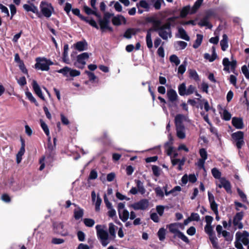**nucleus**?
Masks as SVG:
<instances>
[{
  "instance_id": "f257e3e1",
  "label": "nucleus",
  "mask_w": 249,
  "mask_h": 249,
  "mask_svg": "<svg viewBox=\"0 0 249 249\" xmlns=\"http://www.w3.org/2000/svg\"><path fill=\"white\" fill-rule=\"evenodd\" d=\"M169 228V231L174 234V237H178L181 239L184 242L188 244L189 240L188 237L182 232L179 231V229H184V226L180 223H172L167 226Z\"/></svg>"
},
{
  "instance_id": "f03ea898",
  "label": "nucleus",
  "mask_w": 249,
  "mask_h": 249,
  "mask_svg": "<svg viewBox=\"0 0 249 249\" xmlns=\"http://www.w3.org/2000/svg\"><path fill=\"white\" fill-rule=\"evenodd\" d=\"M97 235L101 244L106 247L109 243V235L107 231L104 229V227L101 225L96 226Z\"/></svg>"
},
{
  "instance_id": "7ed1b4c3",
  "label": "nucleus",
  "mask_w": 249,
  "mask_h": 249,
  "mask_svg": "<svg viewBox=\"0 0 249 249\" xmlns=\"http://www.w3.org/2000/svg\"><path fill=\"white\" fill-rule=\"evenodd\" d=\"M36 62L35 68L42 71H49L50 66L53 64V63L51 60L47 59L45 57L36 58Z\"/></svg>"
},
{
  "instance_id": "20e7f679",
  "label": "nucleus",
  "mask_w": 249,
  "mask_h": 249,
  "mask_svg": "<svg viewBox=\"0 0 249 249\" xmlns=\"http://www.w3.org/2000/svg\"><path fill=\"white\" fill-rule=\"evenodd\" d=\"M159 36L163 40H167L172 36L171 29V23H166L161 25L157 32Z\"/></svg>"
},
{
  "instance_id": "39448f33",
  "label": "nucleus",
  "mask_w": 249,
  "mask_h": 249,
  "mask_svg": "<svg viewBox=\"0 0 249 249\" xmlns=\"http://www.w3.org/2000/svg\"><path fill=\"white\" fill-rule=\"evenodd\" d=\"M40 11L42 15L46 18H49L54 13V8L52 4L45 1H42L39 5Z\"/></svg>"
},
{
  "instance_id": "423d86ee",
  "label": "nucleus",
  "mask_w": 249,
  "mask_h": 249,
  "mask_svg": "<svg viewBox=\"0 0 249 249\" xmlns=\"http://www.w3.org/2000/svg\"><path fill=\"white\" fill-rule=\"evenodd\" d=\"M117 210L120 219L123 222H125L129 218V213L125 209V203L120 202L117 205Z\"/></svg>"
},
{
  "instance_id": "0eeeda50",
  "label": "nucleus",
  "mask_w": 249,
  "mask_h": 249,
  "mask_svg": "<svg viewBox=\"0 0 249 249\" xmlns=\"http://www.w3.org/2000/svg\"><path fill=\"white\" fill-rule=\"evenodd\" d=\"M57 71L59 73L62 74L66 77H68L69 76L75 77L80 75L81 73L80 71L72 69L67 66L58 70Z\"/></svg>"
},
{
  "instance_id": "6e6552de",
  "label": "nucleus",
  "mask_w": 249,
  "mask_h": 249,
  "mask_svg": "<svg viewBox=\"0 0 249 249\" xmlns=\"http://www.w3.org/2000/svg\"><path fill=\"white\" fill-rule=\"evenodd\" d=\"M232 138L236 142V146L238 149L241 148L242 146L245 144L244 141V133L242 131H237L233 133L231 135Z\"/></svg>"
},
{
  "instance_id": "1a4fd4ad",
  "label": "nucleus",
  "mask_w": 249,
  "mask_h": 249,
  "mask_svg": "<svg viewBox=\"0 0 249 249\" xmlns=\"http://www.w3.org/2000/svg\"><path fill=\"white\" fill-rule=\"evenodd\" d=\"M53 231L55 232L62 236L68 235L69 232L66 226L62 222H55L53 223Z\"/></svg>"
},
{
  "instance_id": "9d476101",
  "label": "nucleus",
  "mask_w": 249,
  "mask_h": 249,
  "mask_svg": "<svg viewBox=\"0 0 249 249\" xmlns=\"http://www.w3.org/2000/svg\"><path fill=\"white\" fill-rule=\"evenodd\" d=\"M89 58V54L88 53H83L79 54L77 56L76 62L74 63V66L77 68L83 69L86 64V60Z\"/></svg>"
},
{
  "instance_id": "9b49d317",
  "label": "nucleus",
  "mask_w": 249,
  "mask_h": 249,
  "mask_svg": "<svg viewBox=\"0 0 249 249\" xmlns=\"http://www.w3.org/2000/svg\"><path fill=\"white\" fill-rule=\"evenodd\" d=\"M149 206V201L146 199H142L140 201L132 204L131 207L135 210H145Z\"/></svg>"
},
{
  "instance_id": "f8f14e48",
  "label": "nucleus",
  "mask_w": 249,
  "mask_h": 249,
  "mask_svg": "<svg viewBox=\"0 0 249 249\" xmlns=\"http://www.w3.org/2000/svg\"><path fill=\"white\" fill-rule=\"evenodd\" d=\"M236 239L242 242L245 245H247L249 243V233L246 231L243 232H237L235 234Z\"/></svg>"
},
{
  "instance_id": "ddd939ff",
  "label": "nucleus",
  "mask_w": 249,
  "mask_h": 249,
  "mask_svg": "<svg viewBox=\"0 0 249 249\" xmlns=\"http://www.w3.org/2000/svg\"><path fill=\"white\" fill-rule=\"evenodd\" d=\"M243 217V213L242 212L237 213L234 216L233 220V224L234 226L239 229H241L243 227L242 223L240 222Z\"/></svg>"
},
{
  "instance_id": "4468645a",
  "label": "nucleus",
  "mask_w": 249,
  "mask_h": 249,
  "mask_svg": "<svg viewBox=\"0 0 249 249\" xmlns=\"http://www.w3.org/2000/svg\"><path fill=\"white\" fill-rule=\"evenodd\" d=\"M217 186L221 188L223 187L228 193H231V185L230 182L225 178H222L219 179V183Z\"/></svg>"
},
{
  "instance_id": "2eb2a0df",
  "label": "nucleus",
  "mask_w": 249,
  "mask_h": 249,
  "mask_svg": "<svg viewBox=\"0 0 249 249\" xmlns=\"http://www.w3.org/2000/svg\"><path fill=\"white\" fill-rule=\"evenodd\" d=\"M150 0H141L136 3L137 7H141L146 12H148L151 8Z\"/></svg>"
},
{
  "instance_id": "dca6fc26",
  "label": "nucleus",
  "mask_w": 249,
  "mask_h": 249,
  "mask_svg": "<svg viewBox=\"0 0 249 249\" xmlns=\"http://www.w3.org/2000/svg\"><path fill=\"white\" fill-rule=\"evenodd\" d=\"M112 22L114 25L119 26L122 24H126V20L123 16L120 15L114 17L112 19Z\"/></svg>"
},
{
  "instance_id": "f3484780",
  "label": "nucleus",
  "mask_w": 249,
  "mask_h": 249,
  "mask_svg": "<svg viewBox=\"0 0 249 249\" xmlns=\"http://www.w3.org/2000/svg\"><path fill=\"white\" fill-rule=\"evenodd\" d=\"M73 47L79 52H82L87 49L88 43L86 40H84L74 44Z\"/></svg>"
},
{
  "instance_id": "a211bd4d",
  "label": "nucleus",
  "mask_w": 249,
  "mask_h": 249,
  "mask_svg": "<svg viewBox=\"0 0 249 249\" xmlns=\"http://www.w3.org/2000/svg\"><path fill=\"white\" fill-rule=\"evenodd\" d=\"M51 158L48 156H42L39 160L40 167L39 170L40 171L43 170L46 165L49 164L51 162Z\"/></svg>"
},
{
  "instance_id": "6ab92c4d",
  "label": "nucleus",
  "mask_w": 249,
  "mask_h": 249,
  "mask_svg": "<svg viewBox=\"0 0 249 249\" xmlns=\"http://www.w3.org/2000/svg\"><path fill=\"white\" fill-rule=\"evenodd\" d=\"M99 23L101 30L104 32L106 30H108L110 31H112V28L109 26V21L103 19H99Z\"/></svg>"
},
{
  "instance_id": "aec40b11",
  "label": "nucleus",
  "mask_w": 249,
  "mask_h": 249,
  "mask_svg": "<svg viewBox=\"0 0 249 249\" xmlns=\"http://www.w3.org/2000/svg\"><path fill=\"white\" fill-rule=\"evenodd\" d=\"M232 124L237 129H241L244 127L243 119L241 118L233 117Z\"/></svg>"
},
{
  "instance_id": "412c9836",
  "label": "nucleus",
  "mask_w": 249,
  "mask_h": 249,
  "mask_svg": "<svg viewBox=\"0 0 249 249\" xmlns=\"http://www.w3.org/2000/svg\"><path fill=\"white\" fill-rule=\"evenodd\" d=\"M33 89L36 95L42 100H45V98L42 94L40 88L36 81L33 80L32 82Z\"/></svg>"
},
{
  "instance_id": "4be33fe9",
  "label": "nucleus",
  "mask_w": 249,
  "mask_h": 249,
  "mask_svg": "<svg viewBox=\"0 0 249 249\" xmlns=\"http://www.w3.org/2000/svg\"><path fill=\"white\" fill-rule=\"evenodd\" d=\"M176 134L178 138L184 139L186 137V130L184 126L176 127Z\"/></svg>"
},
{
  "instance_id": "5701e85b",
  "label": "nucleus",
  "mask_w": 249,
  "mask_h": 249,
  "mask_svg": "<svg viewBox=\"0 0 249 249\" xmlns=\"http://www.w3.org/2000/svg\"><path fill=\"white\" fill-rule=\"evenodd\" d=\"M25 143L23 140H21V146L18 154H17V162L19 163L22 160V157L25 153Z\"/></svg>"
},
{
  "instance_id": "b1692460",
  "label": "nucleus",
  "mask_w": 249,
  "mask_h": 249,
  "mask_svg": "<svg viewBox=\"0 0 249 249\" xmlns=\"http://www.w3.org/2000/svg\"><path fill=\"white\" fill-rule=\"evenodd\" d=\"M212 54L210 55L208 53L204 54V58L209 60L210 62H213L217 57L215 47L213 46L212 48Z\"/></svg>"
},
{
  "instance_id": "393cba45",
  "label": "nucleus",
  "mask_w": 249,
  "mask_h": 249,
  "mask_svg": "<svg viewBox=\"0 0 249 249\" xmlns=\"http://www.w3.org/2000/svg\"><path fill=\"white\" fill-rule=\"evenodd\" d=\"M23 8L27 12H32L33 13L39 15V11L37 7L34 5L33 4H24L23 6Z\"/></svg>"
},
{
  "instance_id": "a878e982",
  "label": "nucleus",
  "mask_w": 249,
  "mask_h": 249,
  "mask_svg": "<svg viewBox=\"0 0 249 249\" xmlns=\"http://www.w3.org/2000/svg\"><path fill=\"white\" fill-rule=\"evenodd\" d=\"M219 113L222 118L225 121H229L231 119V114L225 108H221L219 110Z\"/></svg>"
},
{
  "instance_id": "bb28decb",
  "label": "nucleus",
  "mask_w": 249,
  "mask_h": 249,
  "mask_svg": "<svg viewBox=\"0 0 249 249\" xmlns=\"http://www.w3.org/2000/svg\"><path fill=\"white\" fill-rule=\"evenodd\" d=\"M167 95L170 101L173 102L177 100L178 94L176 91L173 89H170L167 90Z\"/></svg>"
},
{
  "instance_id": "cd10ccee",
  "label": "nucleus",
  "mask_w": 249,
  "mask_h": 249,
  "mask_svg": "<svg viewBox=\"0 0 249 249\" xmlns=\"http://www.w3.org/2000/svg\"><path fill=\"white\" fill-rule=\"evenodd\" d=\"M185 119V117L182 114H178L175 118V124L176 127L184 126L183 122Z\"/></svg>"
},
{
  "instance_id": "c85d7f7f",
  "label": "nucleus",
  "mask_w": 249,
  "mask_h": 249,
  "mask_svg": "<svg viewBox=\"0 0 249 249\" xmlns=\"http://www.w3.org/2000/svg\"><path fill=\"white\" fill-rule=\"evenodd\" d=\"M220 44L222 51H225L227 50L229 47V45L228 36L226 34H224L222 36V39L220 41Z\"/></svg>"
},
{
  "instance_id": "c756f323",
  "label": "nucleus",
  "mask_w": 249,
  "mask_h": 249,
  "mask_svg": "<svg viewBox=\"0 0 249 249\" xmlns=\"http://www.w3.org/2000/svg\"><path fill=\"white\" fill-rule=\"evenodd\" d=\"M177 36H178L179 38L186 41L190 40V37L188 36L185 30L181 27L178 28V34Z\"/></svg>"
},
{
  "instance_id": "7c9ffc66",
  "label": "nucleus",
  "mask_w": 249,
  "mask_h": 249,
  "mask_svg": "<svg viewBox=\"0 0 249 249\" xmlns=\"http://www.w3.org/2000/svg\"><path fill=\"white\" fill-rule=\"evenodd\" d=\"M69 45L65 44L64 46V52L63 53V61L66 64H70V60L68 57Z\"/></svg>"
},
{
  "instance_id": "2f4dec72",
  "label": "nucleus",
  "mask_w": 249,
  "mask_h": 249,
  "mask_svg": "<svg viewBox=\"0 0 249 249\" xmlns=\"http://www.w3.org/2000/svg\"><path fill=\"white\" fill-rule=\"evenodd\" d=\"M149 21L153 24L154 30L158 32L161 26V21L154 18H150Z\"/></svg>"
},
{
  "instance_id": "473e14b6",
  "label": "nucleus",
  "mask_w": 249,
  "mask_h": 249,
  "mask_svg": "<svg viewBox=\"0 0 249 249\" xmlns=\"http://www.w3.org/2000/svg\"><path fill=\"white\" fill-rule=\"evenodd\" d=\"M84 215V210L83 209L77 207L74 210V217L76 220H79Z\"/></svg>"
},
{
  "instance_id": "72a5a7b5",
  "label": "nucleus",
  "mask_w": 249,
  "mask_h": 249,
  "mask_svg": "<svg viewBox=\"0 0 249 249\" xmlns=\"http://www.w3.org/2000/svg\"><path fill=\"white\" fill-rule=\"evenodd\" d=\"M136 183L137 190L141 194L143 195L145 193L146 190L143 186V183L140 180H135Z\"/></svg>"
},
{
  "instance_id": "f704fd0d",
  "label": "nucleus",
  "mask_w": 249,
  "mask_h": 249,
  "mask_svg": "<svg viewBox=\"0 0 249 249\" xmlns=\"http://www.w3.org/2000/svg\"><path fill=\"white\" fill-rule=\"evenodd\" d=\"M151 29H149L147 32L146 36V42L147 47L149 49H151L153 47V43L151 37Z\"/></svg>"
},
{
  "instance_id": "c9c22d12",
  "label": "nucleus",
  "mask_w": 249,
  "mask_h": 249,
  "mask_svg": "<svg viewBox=\"0 0 249 249\" xmlns=\"http://www.w3.org/2000/svg\"><path fill=\"white\" fill-rule=\"evenodd\" d=\"M203 38V35L200 34L196 35V39L195 42L193 46L194 48L197 49L199 47L202 43Z\"/></svg>"
},
{
  "instance_id": "e433bc0d",
  "label": "nucleus",
  "mask_w": 249,
  "mask_h": 249,
  "mask_svg": "<svg viewBox=\"0 0 249 249\" xmlns=\"http://www.w3.org/2000/svg\"><path fill=\"white\" fill-rule=\"evenodd\" d=\"M203 0H197L195 3L194 6L192 8L190 14H193L196 12L197 10L201 6Z\"/></svg>"
},
{
  "instance_id": "4c0bfd02",
  "label": "nucleus",
  "mask_w": 249,
  "mask_h": 249,
  "mask_svg": "<svg viewBox=\"0 0 249 249\" xmlns=\"http://www.w3.org/2000/svg\"><path fill=\"white\" fill-rule=\"evenodd\" d=\"M136 34V31L133 28H129L126 30L124 34V37L129 39L131 38L133 35H134Z\"/></svg>"
},
{
  "instance_id": "58836bf2",
  "label": "nucleus",
  "mask_w": 249,
  "mask_h": 249,
  "mask_svg": "<svg viewBox=\"0 0 249 249\" xmlns=\"http://www.w3.org/2000/svg\"><path fill=\"white\" fill-rule=\"evenodd\" d=\"M166 230L164 228H161L159 229L158 232V236L160 241H163L165 238Z\"/></svg>"
},
{
  "instance_id": "ea45409f",
  "label": "nucleus",
  "mask_w": 249,
  "mask_h": 249,
  "mask_svg": "<svg viewBox=\"0 0 249 249\" xmlns=\"http://www.w3.org/2000/svg\"><path fill=\"white\" fill-rule=\"evenodd\" d=\"M150 1L153 3V6L156 10L160 9L162 3H164V0H150Z\"/></svg>"
},
{
  "instance_id": "a19ab883",
  "label": "nucleus",
  "mask_w": 249,
  "mask_h": 249,
  "mask_svg": "<svg viewBox=\"0 0 249 249\" xmlns=\"http://www.w3.org/2000/svg\"><path fill=\"white\" fill-rule=\"evenodd\" d=\"M178 93L180 95L184 96L185 95L187 92V89L186 88L185 84L182 83L180 84L178 88Z\"/></svg>"
},
{
  "instance_id": "79ce46f5",
  "label": "nucleus",
  "mask_w": 249,
  "mask_h": 249,
  "mask_svg": "<svg viewBox=\"0 0 249 249\" xmlns=\"http://www.w3.org/2000/svg\"><path fill=\"white\" fill-rule=\"evenodd\" d=\"M170 61L172 63H174L176 66H178L180 62L179 58L175 54H172L170 56Z\"/></svg>"
},
{
  "instance_id": "37998d69",
  "label": "nucleus",
  "mask_w": 249,
  "mask_h": 249,
  "mask_svg": "<svg viewBox=\"0 0 249 249\" xmlns=\"http://www.w3.org/2000/svg\"><path fill=\"white\" fill-rule=\"evenodd\" d=\"M187 65V61H184L182 64H181L178 68V73H180L181 74H183L186 71Z\"/></svg>"
},
{
  "instance_id": "c03bdc74",
  "label": "nucleus",
  "mask_w": 249,
  "mask_h": 249,
  "mask_svg": "<svg viewBox=\"0 0 249 249\" xmlns=\"http://www.w3.org/2000/svg\"><path fill=\"white\" fill-rule=\"evenodd\" d=\"M40 125L45 133L48 137L50 136V131L47 124L42 120H40Z\"/></svg>"
},
{
  "instance_id": "a18cd8bd",
  "label": "nucleus",
  "mask_w": 249,
  "mask_h": 249,
  "mask_svg": "<svg viewBox=\"0 0 249 249\" xmlns=\"http://www.w3.org/2000/svg\"><path fill=\"white\" fill-rule=\"evenodd\" d=\"M212 174L213 177L217 179L221 178V173L216 168H213L212 169Z\"/></svg>"
},
{
  "instance_id": "49530a36",
  "label": "nucleus",
  "mask_w": 249,
  "mask_h": 249,
  "mask_svg": "<svg viewBox=\"0 0 249 249\" xmlns=\"http://www.w3.org/2000/svg\"><path fill=\"white\" fill-rule=\"evenodd\" d=\"M204 231L206 233H207L209 236L213 235V228L212 225H206L204 227Z\"/></svg>"
},
{
  "instance_id": "de8ad7c7",
  "label": "nucleus",
  "mask_w": 249,
  "mask_h": 249,
  "mask_svg": "<svg viewBox=\"0 0 249 249\" xmlns=\"http://www.w3.org/2000/svg\"><path fill=\"white\" fill-rule=\"evenodd\" d=\"M189 75L190 77L194 79L196 81H198L199 80V76L196 71L194 70H189Z\"/></svg>"
},
{
  "instance_id": "09e8293b",
  "label": "nucleus",
  "mask_w": 249,
  "mask_h": 249,
  "mask_svg": "<svg viewBox=\"0 0 249 249\" xmlns=\"http://www.w3.org/2000/svg\"><path fill=\"white\" fill-rule=\"evenodd\" d=\"M198 24L200 26H208L209 28H211L212 27V26L209 24L207 18L202 19Z\"/></svg>"
},
{
  "instance_id": "8fccbe9b",
  "label": "nucleus",
  "mask_w": 249,
  "mask_h": 249,
  "mask_svg": "<svg viewBox=\"0 0 249 249\" xmlns=\"http://www.w3.org/2000/svg\"><path fill=\"white\" fill-rule=\"evenodd\" d=\"M116 226L113 223L109 224V232L110 235L113 237H115L116 235Z\"/></svg>"
},
{
  "instance_id": "3c124183",
  "label": "nucleus",
  "mask_w": 249,
  "mask_h": 249,
  "mask_svg": "<svg viewBox=\"0 0 249 249\" xmlns=\"http://www.w3.org/2000/svg\"><path fill=\"white\" fill-rule=\"evenodd\" d=\"M83 222L85 225L88 227H92L95 224V221L91 218H85Z\"/></svg>"
},
{
  "instance_id": "603ef678",
  "label": "nucleus",
  "mask_w": 249,
  "mask_h": 249,
  "mask_svg": "<svg viewBox=\"0 0 249 249\" xmlns=\"http://www.w3.org/2000/svg\"><path fill=\"white\" fill-rule=\"evenodd\" d=\"M190 10L189 6H186L184 7L180 11V16L181 18H185L188 14Z\"/></svg>"
},
{
  "instance_id": "864d4df0",
  "label": "nucleus",
  "mask_w": 249,
  "mask_h": 249,
  "mask_svg": "<svg viewBox=\"0 0 249 249\" xmlns=\"http://www.w3.org/2000/svg\"><path fill=\"white\" fill-rule=\"evenodd\" d=\"M25 95L26 96V97H27V98L30 101H31L32 102L34 103L35 104V105L37 106H38V103L36 100V99L34 98V97L33 96L31 92H29V91H26L25 92Z\"/></svg>"
},
{
  "instance_id": "5fc2aeb1",
  "label": "nucleus",
  "mask_w": 249,
  "mask_h": 249,
  "mask_svg": "<svg viewBox=\"0 0 249 249\" xmlns=\"http://www.w3.org/2000/svg\"><path fill=\"white\" fill-rule=\"evenodd\" d=\"M199 154L201 157L200 159H202L206 161L208 157V154L205 149L201 148L199 150Z\"/></svg>"
},
{
  "instance_id": "6e6d98bb",
  "label": "nucleus",
  "mask_w": 249,
  "mask_h": 249,
  "mask_svg": "<svg viewBox=\"0 0 249 249\" xmlns=\"http://www.w3.org/2000/svg\"><path fill=\"white\" fill-rule=\"evenodd\" d=\"M237 191L242 200L244 202H247V196L239 188L237 189Z\"/></svg>"
},
{
  "instance_id": "4d7b16f0",
  "label": "nucleus",
  "mask_w": 249,
  "mask_h": 249,
  "mask_svg": "<svg viewBox=\"0 0 249 249\" xmlns=\"http://www.w3.org/2000/svg\"><path fill=\"white\" fill-rule=\"evenodd\" d=\"M210 240L214 248H218L217 238L214 236V235L209 236Z\"/></svg>"
},
{
  "instance_id": "13d9d810",
  "label": "nucleus",
  "mask_w": 249,
  "mask_h": 249,
  "mask_svg": "<svg viewBox=\"0 0 249 249\" xmlns=\"http://www.w3.org/2000/svg\"><path fill=\"white\" fill-rule=\"evenodd\" d=\"M157 196L163 198L164 197V193L163 190L160 187H157L154 189Z\"/></svg>"
},
{
  "instance_id": "bf43d9fd",
  "label": "nucleus",
  "mask_w": 249,
  "mask_h": 249,
  "mask_svg": "<svg viewBox=\"0 0 249 249\" xmlns=\"http://www.w3.org/2000/svg\"><path fill=\"white\" fill-rule=\"evenodd\" d=\"M83 9L87 15H93V14L95 13V11H97V10H94L93 8L91 9L87 5H84L83 6Z\"/></svg>"
},
{
  "instance_id": "052dcab7",
  "label": "nucleus",
  "mask_w": 249,
  "mask_h": 249,
  "mask_svg": "<svg viewBox=\"0 0 249 249\" xmlns=\"http://www.w3.org/2000/svg\"><path fill=\"white\" fill-rule=\"evenodd\" d=\"M215 37H211L209 39V42L213 44H217L219 42V36L216 32H214Z\"/></svg>"
},
{
  "instance_id": "680f3d73",
  "label": "nucleus",
  "mask_w": 249,
  "mask_h": 249,
  "mask_svg": "<svg viewBox=\"0 0 249 249\" xmlns=\"http://www.w3.org/2000/svg\"><path fill=\"white\" fill-rule=\"evenodd\" d=\"M205 163V160L202 159H198L197 162L196 163V165L199 168L203 169L205 170L204 164Z\"/></svg>"
},
{
  "instance_id": "e2e57ef3",
  "label": "nucleus",
  "mask_w": 249,
  "mask_h": 249,
  "mask_svg": "<svg viewBox=\"0 0 249 249\" xmlns=\"http://www.w3.org/2000/svg\"><path fill=\"white\" fill-rule=\"evenodd\" d=\"M95 210L96 211H99L100 210V206L102 202V199L99 196H97L96 200L95 199Z\"/></svg>"
},
{
  "instance_id": "0e129e2a",
  "label": "nucleus",
  "mask_w": 249,
  "mask_h": 249,
  "mask_svg": "<svg viewBox=\"0 0 249 249\" xmlns=\"http://www.w3.org/2000/svg\"><path fill=\"white\" fill-rule=\"evenodd\" d=\"M242 71L245 77L249 79V71L247 66L244 65L242 67Z\"/></svg>"
},
{
  "instance_id": "69168bd1",
  "label": "nucleus",
  "mask_w": 249,
  "mask_h": 249,
  "mask_svg": "<svg viewBox=\"0 0 249 249\" xmlns=\"http://www.w3.org/2000/svg\"><path fill=\"white\" fill-rule=\"evenodd\" d=\"M152 171L154 174V175L157 177H158L160 175V168L156 166V165H153L152 167Z\"/></svg>"
},
{
  "instance_id": "338daca9",
  "label": "nucleus",
  "mask_w": 249,
  "mask_h": 249,
  "mask_svg": "<svg viewBox=\"0 0 249 249\" xmlns=\"http://www.w3.org/2000/svg\"><path fill=\"white\" fill-rule=\"evenodd\" d=\"M211 208L212 210V211L213 212V213L216 214L217 215L218 213V208H217V205L215 203V202H213V203H210Z\"/></svg>"
},
{
  "instance_id": "774afa93",
  "label": "nucleus",
  "mask_w": 249,
  "mask_h": 249,
  "mask_svg": "<svg viewBox=\"0 0 249 249\" xmlns=\"http://www.w3.org/2000/svg\"><path fill=\"white\" fill-rule=\"evenodd\" d=\"M189 217L191 221H198L200 220V216L197 213H192Z\"/></svg>"
}]
</instances>
